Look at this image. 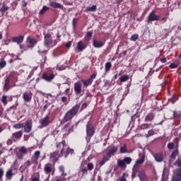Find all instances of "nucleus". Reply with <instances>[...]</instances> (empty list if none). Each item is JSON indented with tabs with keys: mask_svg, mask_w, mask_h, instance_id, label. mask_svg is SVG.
<instances>
[{
	"mask_svg": "<svg viewBox=\"0 0 181 181\" xmlns=\"http://www.w3.org/2000/svg\"><path fill=\"white\" fill-rule=\"evenodd\" d=\"M57 151L49 154V159L52 162H57L59 158H62L64 155L65 158H67L69 155H74V149L69 148V146L66 144V141L62 142H57L56 144Z\"/></svg>",
	"mask_w": 181,
	"mask_h": 181,
	"instance_id": "f257e3e1",
	"label": "nucleus"
},
{
	"mask_svg": "<svg viewBox=\"0 0 181 181\" xmlns=\"http://www.w3.org/2000/svg\"><path fill=\"white\" fill-rule=\"evenodd\" d=\"M78 112H80V105L76 104L65 113L63 118L64 122L71 121Z\"/></svg>",
	"mask_w": 181,
	"mask_h": 181,
	"instance_id": "f03ea898",
	"label": "nucleus"
},
{
	"mask_svg": "<svg viewBox=\"0 0 181 181\" xmlns=\"http://www.w3.org/2000/svg\"><path fill=\"white\" fill-rule=\"evenodd\" d=\"M44 39V45L47 49H50V47H53L57 45V41L53 40V33L52 30H48L47 33H45Z\"/></svg>",
	"mask_w": 181,
	"mask_h": 181,
	"instance_id": "7ed1b4c3",
	"label": "nucleus"
},
{
	"mask_svg": "<svg viewBox=\"0 0 181 181\" xmlns=\"http://www.w3.org/2000/svg\"><path fill=\"white\" fill-rule=\"evenodd\" d=\"M175 163L178 168L173 171L171 181H181V159L178 158Z\"/></svg>",
	"mask_w": 181,
	"mask_h": 181,
	"instance_id": "20e7f679",
	"label": "nucleus"
},
{
	"mask_svg": "<svg viewBox=\"0 0 181 181\" xmlns=\"http://www.w3.org/2000/svg\"><path fill=\"white\" fill-rule=\"evenodd\" d=\"M87 168L84 166V162H83L81 165V176H86V175H88V170L91 171L93 169H94V164L93 163H88L86 164Z\"/></svg>",
	"mask_w": 181,
	"mask_h": 181,
	"instance_id": "39448f33",
	"label": "nucleus"
},
{
	"mask_svg": "<svg viewBox=\"0 0 181 181\" xmlns=\"http://www.w3.org/2000/svg\"><path fill=\"white\" fill-rule=\"evenodd\" d=\"M86 128L87 136L91 138V136H93V135H94V133L95 132V127H94V125H93V123H91L90 121H88L86 123Z\"/></svg>",
	"mask_w": 181,
	"mask_h": 181,
	"instance_id": "423d86ee",
	"label": "nucleus"
},
{
	"mask_svg": "<svg viewBox=\"0 0 181 181\" xmlns=\"http://www.w3.org/2000/svg\"><path fill=\"white\" fill-rule=\"evenodd\" d=\"M55 170L54 165L50 163L44 165V172L46 175H48V177H50V173H52V175H54Z\"/></svg>",
	"mask_w": 181,
	"mask_h": 181,
	"instance_id": "0eeeda50",
	"label": "nucleus"
},
{
	"mask_svg": "<svg viewBox=\"0 0 181 181\" xmlns=\"http://www.w3.org/2000/svg\"><path fill=\"white\" fill-rule=\"evenodd\" d=\"M33 125V121L32 119H27L25 122V125L23 124L24 132L26 134H29L32 131V126Z\"/></svg>",
	"mask_w": 181,
	"mask_h": 181,
	"instance_id": "6e6552de",
	"label": "nucleus"
},
{
	"mask_svg": "<svg viewBox=\"0 0 181 181\" xmlns=\"http://www.w3.org/2000/svg\"><path fill=\"white\" fill-rule=\"evenodd\" d=\"M97 77V73L93 74L90 78L87 80H82V83L85 87H88V86H91L93 84V80Z\"/></svg>",
	"mask_w": 181,
	"mask_h": 181,
	"instance_id": "1a4fd4ad",
	"label": "nucleus"
},
{
	"mask_svg": "<svg viewBox=\"0 0 181 181\" xmlns=\"http://www.w3.org/2000/svg\"><path fill=\"white\" fill-rule=\"evenodd\" d=\"M39 158H40V151H36L34 153V156H33L30 158V161L32 162L33 165H37V163H39Z\"/></svg>",
	"mask_w": 181,
	"mask_h": 181,
	"instance_id": "9d476101",
	"label": "nucleus"
},
{
	"mask_svg": "<svg viewBox=\"0 0 181 181\" xmlns=\"http://www.w3.org/2000/svg\"><path fill=\"white\" fill-rule=\"evenodd\" d=\"M33 95V93L32 91H25L23 94V98L25 103H30L32 101V96Z\"/></svg>",
	"mask_w": 181,
	"mask_h": 181,
	"instance_id": "9b49d317",
	"label": "nucleus"
},
{
	"mask_svg": "<svg viewBox=\"0 0 181 181\" xmlns=\"http://www.w3.org/2000/svg\"><path fill=\"white\" fill-rule=\"evenodd\" d=\"M159 19H160V18L159 17V16L156 15L154 11H151L148 16V22H154L156 21H159Z\"/></svg>",
	"mask_w": 181,
	"mask_h": 181,
	"instance_id": "f8f14e48",
	"label": "nucleus"
},
{
	"mask_svg": "<svg viewBox=\"0 0 181 181\" xmlns=\"http://www.w3.org/2000/svg\"><path fill=\"white\" fill-rule=\"evenodd\" d=\"M42 78L45 81L50 82L54 78V74L44 73L42 75Z\"/></svg>",
	"mask_w": 181,
	"mask_h": 181,
	"instance_id": "ddd939ff",
	"label": "nucleus"
},
{
	"mask_svg": "<svg viewBox=\"0 0 181 181\" xmlns=\"http://www.w3.org/2000/svg\"><path fill=\"white\" fill-rule=\"evenodd\" d=\"M86 47H87V45H86V44H84V42L81 40L77 43L75 51L76 52V53H78V52H83V50H84Z\"/></svg>",
	"mask_w": 181,
	"mask_h": 181,
	"instance_id": "4468645a",
	"label": "nucleus"
},
{
	"mask_svg": "<svg viewBox=\"0 0 181 181\" xmlns=\"http://www.w3.org/2000/svg\"><path fill=\"white\" fill-rule=\"evenodd\" d=\"M40 124L42 127H47L50 124V117L46 115L44 118L40 120Z\"/></svg>",
	"mask_w": 181,
	"mask_h": 181,
	"instance_id": "2eb2a0df",
	"label": "nucleus"
},
{
	"mask_svg": "<svg viewBox=\"0 0 181 181\" xmlns=\"http://www.w3.org/2000/svg\"><path fill=\"white\" fill-rule=\"evenodd\" d=\"M24 39H25V36L23 35L16 36L12 38V42L13 43H17V45H21L23 43Z\"/></svg>",
	"mask_w": 181,
	"mask_h": 181,
	"instance_id": "dca6fc26",
	"label": "nucleus"
},
{
	"mask_svg": "<svg viewBox=\"0 0 181 181\" xmlns=\"http://www.w3.org/2000/svg\"><path fill=\"white\" fill-rule=\"evenodd\" d=\"M117 152H118V146H112L110 147L107 154L110 156V157H111V156H114V155H115V153H117Z\"/></svg>",
	"mask_w": 181,
	"mask_h": 181,
	"instance_id": "f3484780",
	"label": "nucleus"
},
{
	"mask_svg": "<svg viewBox=\"0 0 181 181\" xmlns=\"http://www.w3.org/2000/svg\"><path fill=\"white\" fill-rule=\"evenodd\" d=\"M74 90L76 94H81V82L77 81L74 83Z\"/></svg>",
	"mask_w": 181,
	"mask_h": 181,
	"instance_id": "a211bd4d",
	"label": "nucleus"
},
{
	"mask_svg": "<svg viewBox=\"0 0 181 181\" xmlns=\"http://www.w3.org/2000/svg\"><path fill=\"white\" fill-rule=\"evenodd\" d=\"M11 79L9 78V77H7L5 78L4 81V91H9V88H11Z\"/></svg>",
	"mask_w": 181,
	"mask_h": 181,
	"instance_id": "6ab92c4d",
	"label": "nucleus"
},
{
	"mask_svg": "<svg viewBox=\"0 0 181 181\" xmlns=\"http://www.w3.org/2000/svg\"><path fill=\"white\" fill-rule=\"evenodd\" d=\"M138 176L141 181H148V177L146 176V174L145 173V170H140Z\"/></svg>",
	"mask_w": 181,
	"mask_h": 181,
	"instance_id": "aec40b11",
	"label": "nucleus"
},
{
	"mask_svg": "<svg viewBox=\"0 0 181 181\" xmlns=\"http://www.w3.org/2000/svg\"><path fill=\"white\" fill-rule=\"evenodd\" d=\"M104 45H105V42L102 41H98L97 40H93V46L96 49H100V47H103Z\"/></svg>",
	"mask_w": 181,
	"mask_h": 181,
	"instance_id": "412c9836",
	"label": "nucleus"
},
{
	"mask_svg": "<svg viewBox=\"0 0 181 181\" xmlns=\"http://www.w3.org/2000/svg\"><path fill=\"white\" fill-rule=\"evenodd\" d=\"M49 5H50V6H52V8H54L55 9H57V8L63 9V8H64V6H63V5H62L61 4L57 3L56 1L49 2Z\"/></svg>",
	"mask_w": 181,
	"mask_h": 181,
	"instance_id": "4be33fe9",
	"label": "nucleus"
},
{
	"mask_svg": "<svg viewBox=\"0 0 181 181\" xmlns=\"http://www.w3.org/2000/svg\"><path fill=\"white\" fill-rule=\"evenodd\" d=\"M15 173H13V170L12 168L8 169L6 173V177L7 180H11Z\"/></svg>",
	"mask_w": 181,
	"mask_h": 181,
	"instance_id": "5701e85b",
	"label": "nucleus"
},
{
	"mask_svg": "<svg viewBox=\"0 0 181 181\" xmlns=\"http://www.w3.org/2000/svg\"><path fill=\"white\" fill-rule=\"evenodd\" d=\"M153 158L156 160V162H162L163 160V153H158L153 154Z\"/></svg>",
	"mask_w": 181,
	"mask_h": 181,
	"instance_id": "b1692460",
	"label": "nucleus"
},
{
	"mask_svg": "<svg viewBox=\"0 0 181 181\" xmlns=\"http://www.w3.org/2000/svg\"><path fill=\"white\" fill-rule=\"evenodd\" d=\"M111 159V156L108 155L107 153L103 158L102 160L100 163V166H104L105 165L106 162H108Z\"/></svg>",
	"mask_w": 181,
	"mask_h": 181,
	"instance_id": "393cba45",
	"label": "nucleus"
},
{
	"mask_svg": "<svg viewBox=\"0 0 181 181\" xmlns=\"http://www.w3.org/2000/svg\"><path fill=\"white\" fill-rule=\"evenodd\" d=\"M27 42H28V43L31 45V46H35L37 44V40H36L35 38H32L30 37H28L27 38Z\"/></svg>",
	"mask_w": 181,
	"mask_h": 181,
	"instance_id": "a878e982",
	"label": "nucleus"
},
{
	"mask_svg": "<svg viewBox=\"0 0 181 181\" xmlns=\"http://www.w3.org/2000/svg\"><path fill=\"white\" fill-rule=\"evenodd\" d=\"M179 155V145H177L176 149L171 153V159H176V156Z\"/></svg>",
	"mask_w": 181,
	"mask_h": 181,
	"instance_id": "bb28decb",
	"label": "nucleus"
},
{
	"mask_svg": "<svg viewBox=\"0 0 181 181\" xmlns=\"http://www.w3.org/2000/svg\"><path fill=\"white\" fill-rule=\"evenodd\" d=\"M144 162H145V156H142L140 159H138L137 160H136V163H135L134 168H137L138 165H142V163H144Z\"/></svg>",
	"mask_w": 181,
	"mask_h": 181,
	"instance_id": "cd10ccee",
	"label": "nucleus"
},
{
	"mask_svg": "<svg viewBox=\"0 0 181 181\" xmlns=\"http://www.w3.org/2000/svg\"><path fill=\"white\" fill-rule=\"evenodd\" d=\"M97 11V5H93L92 6L87 7L84 12H95Z\"/></svg>",
	"mask_w": 181,
	"mask_h": 181,
	"instance_id": "c85d7f7f",
	"label": "nucleus"
},
{
	"mask_svg": "<svg viewBox=\"0 0 181 181\" xmlns=\"http://www.w3.org/2000/svg\"><path fill=\"white\" fill-rule=\"evenodd\" d=\"M112 67V64H111L110 62H106V64H105V73H108V71H110V70H111V68Z\"/></svg>",
	"mask_w": 181,
	"mask_h": 181,
	"instance_id": "c756f323",
	"label": "nucleus"
},
{
	"mask_svg": "<svg viewBox=\"0 0 181 181\" xmlns=\"http://www.w3.org/2000/svg\"><path fill=\"white\" fill-rule=\"evenodd\" d=\"M22 135H23L22 131L15 132L12 134V136H15L17 139H20V138H22Z\"/></svg>",
	"mask_w": 181,
	"mask_h": 181,
	"instance_id": "7c9ffc66",
	"label": "nucleus"
},
{
	"mask_svg": "<svg viewBox=\"0 0 181 181\" xmlns=\"http://www.w3.org/2000/svg\"><path fill=\"white\" fill-rule=\"evenodd\" d=\"M128 152V150L127 149V144H124L122 146L119 148V153H127Z\"/></svg>",
	"mask_w": 181,
	"mask_h": 181,
	"instance_id": "2f4dec72",
	"label": "nucleus"
},
{
	"mask_svg": "<svg viewBox=\"0 0 181 181\" xmlns=\"http://www.w3.org/2000/svg\"><path fill=\"white\" fill-rule=\"evenodd\" d=\"M20 153H22L23 155H27L28 150L25 146H21L19 149Z\"/></svg>",
	"mask_w": 181,
	"mask_h": 181,
	"instance_id": "473e14b6",
	"label": "nucleus"
},
{
	"mask_svg": "<svg viewBox=\"0 0 181 181\" xmlns=\"http://www.w3.org/2000/svg\"><path fill=\"white\" fill-rule=\"evenodd\" d=\"M59 170L61 173L62 176L64 177V176H67V173L64 172V166L60 165L59 167Z\"/></svg>",
	"mask_w": 181,
	"mask_h": 181,
	"instance_id": "72a5a7b5",
	"label": "nucleus"
},
{
	"mask_svg": "<svg viewBox=\"0 0 181 181\" xmlns=\"http://www.w3.org/2000/svg\"><path fill=\"white\" fill-rule=\"evenodd\" d=\"M128 80H129V76L128 75L122 76L119 78L121 83H125V81H128Z\"/></svg>",
	"mask_w": 181,
	"mask_h": 181,
	"instance_id": "f704fd0d",
	"label": "nucleus"
},
{
	"mask_svg": "<svg viewBox=\"0 0 181 181\" xmlns=\"http://www.w3.org/2000/svg\"><path fill=\"white\" fill-rule=\"evenodd\" d=\"M91 37H93V31H88L85 36V40L88 42Z\"/></svg>",
	"mask_w": 181,
	"mask_h": 181,
	"instance_id": "c9c22d12",
	"label": "nucleus"
},
{
	"mask_svg": "<svg viewBox=\"0 0 181 181\" xmlns=\"http://www.w3.org/2000/svg\"><path fill=\"white\" fill-rule=\"evenodd\" d=\"M117 165L120 168H125L127 166V165L125 164V161H124V160H118L117 161Z\"/></svg>",
	"mask_w": 181,
	"mask_h": 181,
	"instance_id": "e433bc0d",
	"label": "nucleus"
},
{
	"mask_svg": "<svg viewBox=\"0 0 181 181\" xmlns=\"http://www.w3.org/2000/svg\"><path fill=\"white\" fill-rule=\"evenodd\" d=\"M31 165H33V163H32L30 160H28L24 163V168L25 169H28V168H29V166H30Z\"/></svg>",
	"mask_w": 181,
	"mask_h": 181,
	"instance_id": "4c0bfd02",
	"label": "nucleus"
},
{
	"mask_svg": "<svg viewBox=\"0 0 181 181\" xmlns=\"http://www.w3.org/2000/svg\"><path fill=\"white\" fill-rule=\"evenodd\" d=\"M162 180L163 181H169V180H168V179H166V167H165L163 170Z\"/></svg>",
	"mask_w": 181,
	"mask_h": 181,
	"instance_id": "58836bf2",
	"label": "nucleus"
},
{
	"mask_svg": "<svg viewBox=\"0 0 181 181\" xmlns=\"http://www.w3.org/2000/svg\"><path fill=\"white\" fill-rule=\"evenodd\" d=\"M136 173H138V168H135V167H133V171L132 174V179H135V177H136Z\"/></svg>",
	"mask_w": 181,
	"mask_h": 181,
	"instance_id": "ea45409f",
	"label": "nucleus"
},
{
	"mask_svg": "<svg viewBox=\"0 0 181 181\" xmlns=\"http://www.w3.org/2000/svg\"><path fill=\"white\" fill-rule=\"evenodd\" d=\"M123 160L126 165H129L132 162V158H131V157H126Z\"/></svg>",
	"mask_w": 181,
	"mask_h": 181,
	"instance_id": "a19ab883",
	"label": "nucleus"
},
{
	"mask_svg": "<svg viewBox=\"0 0 181 181\" xmlns=\"http://www.w3.org/2000/svg\"><path fill=\"white\" fill-rule=\"evenodd\" d=\"M155 135V131L151 129L148 132V134L145 135L146 138H149V136H153Z\"/></svg>",
	"mask_w": 181,
	"mask_h": 181,
	"instance_id": "79ce46f5",
	"label": "nucleus"
},
{
	"mask_svg": "<svg viewBox=\"0 0 181 181\" xmlns=\"http://www.w3.org/2000/svg\"><path fill=\"white\" fill-rule=\"evenodd\" d=\"M1 102L4 105H6V104H8V96L4 95L1 98Z\"/></svg>",
	"mask_w": 181,
	"mask_h": 181,
	"instance_id": "37998d69",
	"label": "nucleus"
},
{
	"mask_svg": "<svg viewBox=\"0 0 181 181\" xmlns=\"http://www.w3.org/2000/svg\"><path fill=\"white\" fill-rule=\"evenodd\" d=\"M13 128L15 129H21V128H23V123H18L13 125Z\"/></svg>",
	"mask_w": 181,
	"mask_h": 181,
	"instance_id": "c03bdc74",
	"label": "nucleus"
},
{
	"mask_svg": "<svg viewBox=\"0 0 181 181\" xmlns=\"http://www.w3.org/2000/svg\"><path fill=\"white\" fill-rule=\"evenodd\" d=\"M50 106V103H47L43 107H41L42 112H45L47 108Z\"/></svg>",
	"mask_w": 181,
	"mask_h": 181,
	"instance_id": "a18cd8bd",
	"label": "nucleus"
},
{
	"mask_svg": "<svg viewBox=\"0 0 181 181\" xmlns=\"http://www.w3.org/2000/svg\"><path fill=\"white\" fill-rule=\"evenodd\" d=\"M8 9H9V7H8V6L4 4L0 8V12H1V13H4V12L8 11Z\"/></svg>",
	"mask_w": 181,
	"mask_h": 181,
	"instance_id": "49530a36",
	"label": "nucleus"
},
{
	"mask_svg": "<svg viewBox=\"0 0 181 181\" xmlns=\"http://www.w3.org/2000/svg\"><path fill=\"white\" fill-rule=\"evenodd\" d=\"M139 37V35H138V34H135L132 35L130 40H132V42H136Z\"/></svg>",
	"mask_w": 181,
	"mask_h": 181,
	"instance_id": "de8ad7c7",
	"label": "nucleus"
},
{
	"mask_svg": "<svg viewBox=\"0 0 181 181\" xmlns=\"http://www.w3.org/2000/svg\"><path fill=\"white\" fill-rule=\"evenodd\" d=\"M48 9H49V7L44 6L42 8L40 11L39 13L40 15H43V13H45V12H46V11H47Z\"/></svg>",
	"mask_w": 181,
	"mask_h": 181,
	"instance_id": "09e8293b",
	"label": "nucleus"
},
{
	"mask_svg": "<svg viewBox=\"0 0 181 181\" xmlns=\"http://www.w3.org/2000/svg\"><path fill=\"white\" fill-rule=\"evenodd\" d=\"M151 124H143L140 126L141 129H148Z\"/></svg>",
	"mask_w": 181,
	"mask_h": 181,
	"instance_id": "8fccbe9b",
	"label": "nucleus"
},
{
	"mask_svg": "<svg viewBox=\"0 0 181 181\" xmlns=\"http://www.w3.org/2000/svg\"><path fill=\"white\" fill-rule=\"evenodd\" d=\"M167 148L168 149H170V150H172L175 148V143H168V145H167Z\"/></svg>",
	"mask_w": 181,
	"mask_h": 181,
	"instance_id": "3c124183",
	"label": "nucleus"
},
{
	"mask_svg": "<svg viewBox=\"0 0 181 181\" xmlns=\"http://www.w3.org/2000/svg\"><path fill=\"white\" fill-rule=\"evenodd\" d=\"M6 66V61H5L4 59H1V62H0L1 69H4V67H5Z\"/></svg>",
	"mask_w": 181,
	"mask_h": 181,
	"instance_id": "603ef678",
	"label": "nucleus"
},
{
	"mask_svg": "<svg viewBox=\"0 0 181 181\" xmlns=\"http://www.w3.org/2000/svg\"><path fill=\"white\" fill-rule=\"evenodd\" d=\"M177 100V99L176 97H173V98L168 99V101H169V103H170L171 104H175V103H176Z\"/></svg>",
	"mask_w": 181,
	"mask_h": 181,
	"instance_id": "864d4df0",
	"label": "nucleus"
},
{
	"mask_svg": "<svg viewBox=\"0 0 181 181\" xmlns=\"http://www.w3.org/2000/svg\"><path fill=\"white\" fill-rule=\"evenodd\" d=\"M125 176H128V174L126 173H124L122 175V177L119 178L120 181H127V179L125 178Z\"/></svg>",
	"mask_w": 181,
	"mask_h": 181,
	"instance_id": "5fc2aeb1",
	"label": "nucleus"
},
{
	"mask_svg": "<svg viewBox=\"0 0 181 181\" xmlns=\"http://www.w3.org/2000/svg\"><path fill=\"white\" fill-rule=\"evenodd\" d=\"M169 67L170 69H177V67H179V64L172 63L170 64Z\"/></svg>",
	"mask_w": 181,
	"mask_h": 181,
	"instance_id": "6e6d98bb",
	"label": "nucleus"
},
{
	"mask_svg": "<svg viewBox=\"0 0 181 181\" xmlns=\"http://www.w3.org/2000/svg\"><path fill=\"white\" fill-rule=\"evenodd\" d=\"M16 156L18 159H20L21 160L23 159V154H22V153H17Z\"/></svg>",
	"mask_w": 181,
	"mask_h": 181,
	"instance_id": "4d7b16f0",
	"label": "nucleus"
},
{
	"mask_svg": "<svg viewBox=\"0 0 181 181\" xmlns=\"http://www.w3.org/2000/svg\"><path fill=\"white\" fill-rule=\"evenodd\" d=\"M175 118H178V117H181V111H177L174 113Z\"/></svg>",
	"mask_w": 181,
	"mask_h": 181,
	"instance_id": "13d9d810",
	"label": "nucleus"
},
{
	"mask_svg": "<svg viewBox=\"0 0 181 181\" xmlns=\"http://www.w3.org/2000/svg\"><path fill=\"white\" fill-rule=\"evenodd\" d=\"M175 118H178V117H181V111H177L174 113Z\"/></svg>",
	"mask_w": 181,
	"mask_h": 181,
	"instance_id": "bf43d9fd",
	"label": "nucleus"
},
{
	"mask_svg": "<svg viewBox=\"0 0 181 181\" xmlns=\"http://www.w3.org/2000/svg\"><path fill=\"white\" fill-rule=\"evenodd\" d=\"M78 21V18H73L72 20V25L74 28L77 25V22Z\"/></svg>",
	"mask_w": 181,
	"mask_h": 181,
	"instance_id": "052dcab7",
	"label": "nucleus"
},
{
	"mask_svg": "<svg viewBox=\"0 0 181 181\" xmlns=\"http://www.w3.org/2000/svg\"><path fill=\"white\" fill-rule=\"evenodd\" d=\"M4 177V168H0V180Z\"/></svg>",
	"mask_w": 181,
	"mask_h": 181,
	"instance_id": "680f3d73",
	"label": "nucleus"
},
{
	"mask_svg": "<svg viewBox=\"0 0 181 181\" xmlns=\"http://www.w3.org/2000/svg\"><path fill=\"white\" fill-rule=\"evenodd\" d=\"M160 61L161 63H166V62H168V59L166 57L160 58Z\"/></svg>",
	"mask_w": 181,
	"mask_h": 181,
	"instance_id": "e2e57ef3",
	"label": "nucleus"
},
{
	"mask_svg": "<svg viewBox=\"0 0 181 181\" xmlns=\"http://www.w3.org/2000/svg\"><path fill=\"white\" fill-rule=\"evenodd\" d=\"M145 121L148 122V121H152V119H151V116H149V115H147L145 117Z\"/></svg>",
	"mask_w": 181,
	"mask_h": 181,
	"instance_id": "0e129e2a",
	"label": "nucleus"
},
{
	"mask_svg": "<svg viewBox=\"0 0 181 181\" xmlns=\"http://www.w3.org/2000/svg\"><path fill=\"white\" fill-rule=\"evenodd\" d=\"M62 103H66L67 102V98L66 96L61 98Z\"/></svg>",
	"mask_w": 181,
	"mask_h": 181,
	"instance_id": "69168bd1",
	"label": "nucleus"
},
{
	"mask_svg": "<svg viewBox=\"0 0 181 181\" xmlns=\"http://www.w3.org/2000/svg\"><path fill=\"white\" fill-rule=\"evenodd\" d=\"M12 144H13V141H12V139H9L7 140V141H6L7 145H8V146L12 145Z\"/></svg>",
	"mask_w": 181,
	"mask_h": 181,
	"instance_id": "338daca9",
	"label": "nucleus"
},
{
	"mask_svg": "<svg viewBox=\"0 0 181 181\" xmlns=\"http://www.w3.org/2000/svg\"><path fill=\"white\" fill-rule=\"evenodd\" d=\"M57 181H66L67 180V179H66L64 177H61V178H58L56 180Z\"/></svg>",
	"mask_w": 181,
	"mask_h": 181,
	"instance_id": "774afa93",
	"label": "nucleus"
}]
</instances>
